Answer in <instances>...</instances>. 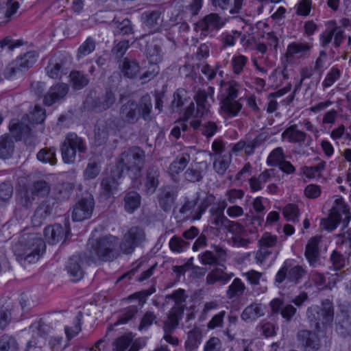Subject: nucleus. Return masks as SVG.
I'll return each mask as SVG.
<instances>
[{"label":"nucleus","mask_w":351,"mask_h":351,"mask_svg":"<svg viewBox=\"0 0 351 351\" xmlns=\"http://www.w3.org/2000/svg\"><path fill=\"white\" fill-rule=\"evenodd\" d=\"M145 160V152L142 148L138 146L128 148L121 153L114 167L117 169V175H122L127 171L132 179H136L140 176Z\"/></svg>","instance_id":"nucleus-2"},{"label":"nucleus","mask_w":351,"mask_h":351,"mask_svg":"<svg viewBox=\"0 0 351 351\" xmlns=\"http://www.w3.org/2000/svg\"><path fill=\"white\" fill-rule=\"evenodd\" d=\"M121 71L125 77L136 78L140 73V66L137 61L125 58L121 65Z\"/></svg>","instance_id":"nucleus-45"},{"label":"nucleus","mask_w":351,"mask_h":351,"mask_svg":"<svg viewBox=\"0 0 351 351\" xmlns=\"http://www.w3.org/2000/svg\"><path fill=\"white\" fill-rule=\"evenodd\" d=\"M141 21L147 28L156 32L160 29L163 19L160 10H147L141 14Z\"/></svg>","instance_id":"nucleus-30"},{"label":"nucleus","mask_w":351,"mask_h":351,"mask_svg":"<svg viewBox=\"0 0 351 351\" xmlns=\"http://www.w3.org/2000/svg\"><path fill=\"white\" fill-rule=\"evenodd\" d=\"M265 314L263 308L260 304H251L247 306L241 315V319L245 322H252Z\"/></svg>","instance_id":"nucleus-43"},{"label":"nucleus","mask_w":351,"mask_h":351,"mask_svg":"<svg viewBox=\"0 0 351 351\" xmlns=\"http://www.w3.org/2000/svg\"><path fill=\"white\" fill-rule=\"evenodd\" d=\"M189 242L184 241L182 238L173 236L169 241V245L173 252L180 253L189 247Z\"/></svg>","instance_id":"nucleus-61"},{"label":"nucleus","mask_w":351,"mask_h":351,"mask_svg":"<svg viewBox=\"0 0 351 351\" xmlns=\"http://www.w3.org/2000/svg\"><path fill=\"white\" fill-rule=\"evenodd\" d=\"M306 274L305 268L300 265H295L293 261L287 260L275 276L274 284L279 287L286 280L293 285L300 283Z\"/></svg>","instance_id":"nucleus-9"},{"label":"nucleus","mask_w":351,"mask_h":351,"mask_svg":"<svg viewBox=\"0 0 351 351\" xmlns=\"http://www.w3.org/2000/svg\"><path fill=\"white\" fill-rule=\"evenodd\" d=\"M190 126L193 130H199L202 135L208 138L213 137L219 130L214 121H206L202 123L200 120H191Z\"/></svg>","instance_id":"nucleus-39"},{"label":"nucleus","mask_w":351,"mask_h":351,"mask_svg":"<svg viewBox=\"0 0 351 351\" xmlns=\"http://www.w3.org/2000/svg\"><path fill=\"white\" fill-rule=\"evenodd\" d=\"M157 323V315L152 311H147L142 316L138 330L141 332L147 331L154 324Z\"/></svg>","instance_id":"nucleus-56"},{"label":"nucleus","mask_w":351,"mask_h":351,"mask_svg":"<svg viewBox=\"0 0 351 351\" xmlns=\"http://www.w3.org/2000/svg\"><path fill=\"white\" fill-rule=\"evenodd\" d=\"M56 203V199L50 197L38 206L32 219L34 226H40L51 215Z\"/></svg>","instance_id":"nucleus-26"},{"label":"nucleus","mask_w":351,"mask_h":351,"mask_svg":"<svg viewBox=\"0 0 351 351\" xmlns=\"http://www.w3.org/2000/svg\"><path fill=\"white\" fill-rule=\"evenodd\" d=\"M245 289V285L242 280L239 278H236L229 285L226 291V295L230 300L238 298L243 295Z\"/></svg>","instance_id":"nucleus-49"},{"label":"nucleus","mask_w":351,"mask_h":351,"mask_svg":"<svg viewBox=\"0 0 351 351\" xmlns=\"http://www.w3.org/2000/svg\"><path fill=\"white\" fill-rule=\"evenodd\" d=\"M227 315V312L222 310L215 314L210 321L207 323L206 327L208 330H215L217 328H222L224 326V319Z\"/></svg>","instance_id":"nucleus-63"},{"label":"nucleus","mask_w":351,"mask_h":351,"mask_svg":"<svg viewBox=\"0 0 351 351\" xmlns=\"http://www.w3.org/2000/svg\"><path fill=\"white\" fill-rule=\"evenodd\" d=\"M184 307L174 306L169 311L167 319L164 322L163 330L165 332H172L178 326L179 321L182 318Z\"/></svg>","instance_id":"nucleus-33"},{"label":"nucleus","mask_w":351,"mask_h":351,"mask_svg":"<svg viewBox=\"0 0 351 351\" xmlns=\"http://www.w3.org/2000/svg\"><path fill=\"white\" fill-rule=\"evenodd\" d=\"M185 181L188 182H198L203 178V172L200 167L195 164L189 167L184 173Z\"/></svg>","instance_id":"nucleus-54"},{"label":"nucleus","mask_w":351,"mask_h":351,"mask_svg":"<svg viewBox=\"0 0 351 351\" xmlns=\"http://www.w3.org/2000/svg\"><path fill=\"white\" fill-rule=\"evenodd\" d=\"M117 169L114 168L111 170L110 176L104 177L101 182V187L103 194L106 197L111 196L118 189L119 183L118 180L122 175H117Z\"/></svg>","instance_id":"nucleus-32"},{"label":"nucleus","mask_w":351,"mask_h":351,"mask_svg":"<svg viewBox=\"0 0 351 351\" xmlns=\"http://www.w3.org/2000/svg\"><path fill=\"white\" fill-rule=\"evenodd\" d=\"M115 101L114 93L110 90H107L101 97L91 99L90 101L87 99L86 102L88 104H90L93 110L101 112L109 109L115 103Z\"/></svg>","instance_id":"nucleus-27"},{"label":"nucleus","mask_w":351,"mask_h":351,"mask_svg":"<svg viewBox=\"0 0 351 351\" xmlns=\"http://www.w3.org/2000/svg\"><path fill=\"white\" fill-rule=\"evenodd\" d=\"M232 162V154L230 152L219 154L215 156L213 169L219 176H223L226 172Z\"/></svg>","instance_id":"nucleus-42"},{"label":"nucleus","mask_w":351,"mask_h":351,"mask_svg":"<svg viewBox=\"0 0 351 351\" xmlns=\"http://www.w3.org/2000/svg\"><path fill=\"white\" fill-rule=\"evenodd\" d=\"M259 249L256 253L255 259L258 264L263 263L269 257L275 259L279 252L277 249L278 237L269 232H265L258 241Z\"/></svg>","instance_id":"nucleus-13"},{"label":"nucleus","mask_w":351,"mask_h":351,"mask_svg":"<svg viewBox=\"0 0 351 351\" xmlns=\"http://www.w3.org/2000/svg\"><path fill=\"white\" fill-rule=\"evenodd\" d=\"M199 199V193H196L191 199H186L179 210L180 213L193 220L200 219L207 208L215 201V196L213 194L206 195L197 206Z\"/></svg>","instance_id":"nucleus-8"},{"label":"nucleus","mask_w":351,"mask_h":351,"mask_svg":"<svg viewBox=\"0 0 351 351\" xmlns=\"http://www.w3.org/2000/svg\"><path fill=\"white\" fill-rule=\"evenodd\" d=\"M220 109L224 114L229 117H234L242 109V104L237 99L223 98L220 102Z\"/></svg>","instance_id":"nucleus-40"},{"label":"nucleus","mask_w":351,"mask_h":351,"mask_svg":"<svg viewBox=\"0 0 351 351\" xmlns=\"http://www.w3.org/2000/svg\"><path fill=\"white\" fill-rule=\"evenodd\" d=\"M202 332L198 328H193L187 332V339L184 343L186 351H195L200 345Z\"/></svg>","instance_id":"nucleus-44"},{"label":"nucleus","mask_w":351,"mask_h":351,"mask_svg":"<svg viewBox=\"0 0 351 351\" xmlns=\"http://www.w3.org/2000/svg\"><path fill=\"white\" fill-rule=\"evenodd\" d=\"M197 27L204 32L219 29L223 26L220 16L216 13H211L205 16L197 24Z\"/></svg>","instance_id":"nucleus-37"},{"label":"nucleus","mask_w":351,"mask_h":351,"mask_svg":"<svg viewBox=\"0 0 351 351\" xmlns=\"http://www.w3.org/2000/svg\"><path fill=\"white\" fill-rule=\"evenodd\" d=\"M269 306L272 313H280L287 322H290L297 313V308L295 306L291 304H285L283 300L280 298L273 299L270 302Z\"/></svg>","instance_id":"nucleus-24"},{"label":"nucleus","mask_w":351,"mask_h":351,"mask_svg":"<svg viewBox=\"0 0 351 351\" xmlns=\"http://www.w3.org/2000/svg\"><path fill=\"white\" fill-rule=\"evenodd\" d=\"M155 291L154 288H151L129 295L126 300L130 302L137 300L138 304L128 306L114 323V326L126 324L133 319L146 303L147 298L154 293Z\"/></svg>","instance_id":"nucleus-11"},{"label":"nucleus","mask_w":351,"mask_h":351,"mask_svg":"<svg viewBox=\"0 0 351 351\" xmlns=\"http://www.w3.org/2000/svg\"><path fill=\"white\" fill-rule=\"evenodd\" d=\"M199 259L203 265L221 266L226 269V267L222 263L226 261V252L222 248L216 247L214 252L206 250L199 255Z\"/></svg>","instance_id":"nucleus-23"},{"label":"nucleus","mask_w":351,"mask_h":351,"mask_svg":"<svg viewBox=\"0 0 351 351\" xmlns=\"http://www.w3.org/2000/svg\"><path fill=\"white\" fill-rule=\"evenodd\" d=\"M351 220L349 206L340 195H335L331 200L330 208L327 218L322 219L320 226L328 232L335 230L342 223V230L346 228Z\"/></svg>","instance_id":"nucleus-3"},{"label":"nucleus","mask_w":351,"mask_h":351,"mask_svg":"<svg viewBox=\"0 0 351 351\" xmlns=\"http://www.w3.org/2000/svg\"><path fill=\"white\" fill-rule=\"evenodd\" d=\"M320 239L317 237L311 238L306 245L304 255L309 265L316 267L319 264V243Z\"/></svg>","instance_id":"nucleus-35"},{"label":"nucleus","mask_w":351,"mask_h":351,"mask_svg":"<svg viewBox=\"0 0 351 351\" xmlns=\"http://www.w3.org/2000/svg\"><path fill=\"white\" fill-rule=\"evenodd\" d=\"M56 152L54 147L42 149L37 154V159L43 163L55 165L57 162Z\"/></svg>","instance_id":"nucleus-57"},{"label":"nucleus","mask_w":351,"mask_h":351,"mask_svg":"<svg viewBox=\"0 0 351 351\" xmlns=\"http://www.w3.org/2000/svg\"><path fill=\"white\" fill-rule=\"evenodd\" d=\"M306 316L311 328L323 331L330 326L334 319V307L332 302L326 299L322 306L312 305L307 308Z\"/></svg>","instance_id":"nucleus-6"},{"label":"nucleus","mask_w":351,"mask_h":351,"mask_svg":"<svg viewBox=\"0 0 351 351\" xmlns=\"http://www.w3.org/2000/svg\"><path fill=\"white\" fill-rule=\"evenodd\" d=\"M247 61L248 58L242 54L234 56L230 61L233 73L235 75L241 74L246 66Z\"/></svg>","instance_id":"nucleus-58"},{"label":"nucleus","mask_w":351,"mask_h":351,"mask_svg":"<svg viewBox=\"0 0 351 351\" xmlns=\"http://www.w3.org/2000/svg\"><path fill=\"white\" fill-rule=\"evenodd\" d=\"M311 49V46L306 43L293 42L290 43L286 51L287 58L300 57L305 55Z\"/></svg>","instance_id":"nucleus-46"},{"label":"nucleus","mask_w":351,"mask_h":351,"mask_svg":"<svg viewBox=\"0 0 351 351\" xmlns=\"http://www.w3.org/2000/svg\"><path fill=\"white\" fill-rule=\"evenodd\" d=\"M45 241L34 234L22 236L14 247L16 255L29 263L36 262L45 250Z\"/></svg>","instance_id":"nucleus-5"},{"label":"nucleus","mask_w":351,"mask_h":351,"mask_svg":"<svg viewBox=\"0 0 351 351\" xmlns=\"http://www.w3.org/2000/svg\"><path fill=\"white\" fill-rule=\"evenodd\" d=\"M285 158L284 149L278 147L274 149L267 158V164L271 167H277Z\"/></svg>","instance_id":"nucleus-59"},{"label":"nucleus","mask_w":351,"mask_h":351,"mask_svg":"<svg viewBox=\"0 0 351 351\" xmlns=\"http://www.w3.org/2000/svg\"><path fill=\"white\" fill-rule=\"evenodd\" d=\"M229 232L232 234L233 246L247 247L251 243L247 229L237 221H234L229 227Z\"/></svg>","instance_id":"nucleus-21"},{"label":"nucleus","mask_w":351,"mask_h":351,"mask_svg":"<svg viewBox=\"0 0 351 351\" xmlns=\"http://www.w3.org/2000/svg\"><path fill=\"white\" fill-rule=\"evenodd\" d=\"M214 88L209 86L206 90H198L194 98L197 106L205 111L210 114V106L214 102Z\"/></svg>","instance_id":"nucleus-31"},{"label":"nucleus","mask_w":351,"mask_h":351,"mask_svg":"<svg viewBox=\"0 0 351 351\" xmlns=\"http://www.w3.org/2000/svg\"><path fill=\"white\" fill-rule=\"evenodd\" d=\"M14 151V142L9 136L0 138V157L8 158L11 156Z\"/></svg>","instance_id":"nucleus-60"},{"label":"nucleus","mask_w":351,"mask_h":351,"mask_svg":"<svg viewBox=\"0 0 351 351\" xmlns=\"http://www.w3.org/2000/svg\"><path fill=\"white\" fill-rule=\"evenodd\" d=\"M83 318V314L82 312H78L73 321V326H65L64 331L68 340H71L82 330V320Z\"/></svg>","instance_id":"nucleus-55"},{"label":"nucleus","mask_w":351,"mask_h":351,"mask_svg":"<svg viewBox=\"0 0 351 351\" xmlns=\"http://www.w3.org/2000/svg\"><path fill=\"white\" fill-rule=\"evenodd\" d=\"M152 110L151 97L146 95L141 97L138 102L130 99L123 104L119 108V118L123 123L133 125L137 123L140 118L144 121H149Z\"/></svg>","instance_id":"nucleus-1"},{"label":"nucleus","mask_w":351,"mask_h":351,"mask_svg":"<svg viewBox=\"0 0 351 351\" xmlns=\"http://www.w3.org/2000/svg\"><path fill=\"white\" fill-rule=\"evenodd\" d=\"M70 82L75 90H81L89 83L88 76L82 71H72L69 74Z\"/></svg>","instance_id":"nucleus-48"},{"label":"nucleus","mask_w":351,"mask_h":351,"mask_svg":"<svg viewBox=\"0 0 351 351\" xmlns=\"http://www.w3.org/2000/svg\"><path fill=\"white\" fill-rule=\"evenodd\" d=\"M50 186L48 182L45 180H38L23 193L22 196V204L25 207H29L32 204L35 197H45L49 193Z\"/></svg>","instance_id":"nucleus-18"},{"label":"nucleus","mask_w":351,"mask_h":351,"mask_svg":"<svg viewBox=\"0 0 351 351\" xmlns=\"http://www.w3.org/2000/svg\"><path fill=\"white\" fill-rule=\"evenodd\" d=\"M162 51L161 47L158 44L149 45L146 49V58L149 64H156L160 62L162 60Z\"/></svg>","instance_id":"nucleus-53"},{"label":"nucleus","mask_w":351,"mask_h":351,"mask_svg":"<svg viewBox=\"0 0 351 351\" xmlns=\"http://www.w3.org/2000/svg\"><path fill=\"white\" fill-rule=\"evenodd\" d=\"M226 200L220 199L217 202H213L209 207V222L217 229H221L223 227H229L234 221H230L224 215V210L227 208Z\"/></svg>","instance_id":"nucleus-16"},{"label":"nucleus","mask_w":351,"mask_h":351,"mask_svg":"<svg viewBox=\"0 0 351 351\" xmlns=\"http://www.w3.org/2000/svg\"><path fill=\"white\" fill-rule=\"evenodd\" d=\"M92 261L86 253H76L69 257L65 269L73 282L81 280L85 274V269Z\"/></svg>","instance_id":"nucleus-12"},{"label":"nucleus","mask_w":351,"mask_h":351,"mask_svg":"<svg viewBox=\"0 0 351 351\" xmlns=\"http://www.w3.org/2000/svg\"><path fill=\"white\" fill-rule=\"evenodd\" d=\"M282 137L287 138L291 143L298 144L299 149L295 152L299 154H304V149L310 147L313 143L312 137L304 132L300 130L296 124L287 128L282 132Z\"/></svg>","instance_id":"nucleus-15"},{"label":"nucleus","mask_w":351,"mask_h":351,"mask_svg":"<svg viewBox=\"0 0 351 351\" xmlns=\"http://www.w3.org/2000/svg\"><path fill=\"white\" fill-rule=\"evenodd\" d=\"M87 149L85 139L74 132H69L60 145L62 158L66 164L80 161Z\"/></svg>","instance_id":"nucleus-7"},{"label":"nucleus","mask_w":351,"mask_h":351,"mask_svg":"<svg viewBox=\"0 0 351 351\" xmlns=\"http://www.w3.org/2000/svg\"><path fill=\"white\" fill-rule=\"evenodd\" d=\"M239 37H241V41H243L245 39V36L242 35L241 32L234 30L231 33H223L221 40L224 46L232 47L235 45L237 38Z\"/></svg>","instance_id":"nucleus-64"},{"label":"nucleus","mask_w":351,"mask_h":351,"mask_svg":"<svg viewBox=\"0 0 351 351\" xmlns=\"http://www.w3.org/2000/svg\"><path fill=\"white\" fill-rule=\"evenodd\" d=\"M47 75L52 79H61L62 77L67 73L66 69L61 62L56 60H50L46 67Z\"/></svg>","instance_id":"nucleus-47"},{"label":"nucleus","mask_w":351,"mask_h":351,"mask_svg":"<svg viewBox=\"0 0 351 351\" xmlns=\"http://www.w3.org/2000/svg\"><path fill=\"white\" fill-rule=\"evenodd\" d=\"M160 172L157 166L149 167L142 178L143 191L147 195H153L160 184Z\"/></svg>","instance_id":"nucleus-19"},{"label":"nucleus","mask_w":351,"mask_h":351,"mask_svg":"<svg viewBox=\"0 0 351 351\" xmlns=\"http://www.w3.org/2000/svg\"><path fill=\"white\" fill-rule=\"evenodd\" d=\"M319 162L313 166H306L303 168L304 174L308 178L318 179L322 176V172L325 170L326 162L316 158Z\"/></svg>","instance_id":"nucleus-51"},{"label":"nucleus","mask_w":351,"mask_h":351,"mask_svg":"<svg viewBox=\"0 0 351 351\" xmlns=\"http://www.w3.org/2000/svg\"><path fill=\"white\" fill-rule=\"evenodd\" d=\"M297 339L305 351H316L320 346V339L318 336L308 330H300L297 334Z\"/></svg>","instance_id":"nucleus-28"},{"label":"nucleus","mask_w":351,"mask_h":351,"mask_svg":"<svg viewBox=\"0 0 351 351\" xmlns=\"http://www.w3.org/2000/svg\"><path fill=\"white\" fill-rule=\"evenodd\" d=\"M95 202L92 194L86 193L77 202L73 208V220L82 221L90 217L93 213Z\"/></svg>","instance_id":"nucleus-17"},{"label":"nucleus","mask_w":351,"mask_h":351,"mask_svg":"<svg viewBox=\"0 0 351 351\" xmlns=\"http://www.w3.org/2000/svg\"><path fill=\"white\" fill-rule=\"evenodd\" d=\"M209 113L202 110L197 106H195L194 103L191 102L186 108L184 114V120L189 121L190 123L191 120H199V118L208 117Z\"/></svg>","instance_id":"nucleus-52"},{"label":"nucleus","mask_w":351,"mask_h":351,"mask_svg":"<svg viewBox=\"0 0 351 351\" xmlns=\"http://www.w3.org/2000/svg\"><path fill=\"white\" fill-rule=\"evenodd\" d=\"M69 233L70 230L66 227L64 228L60 223L48 226L44 230L45 240L49 245L56 244L64 238L67 237Z\"/></svg>","instance_id":"nucleus-25"},{"label":"nucleus","mask_w":351,"mask_h":351,"mask_svg":"<svg viewBox=\"0 0 351 351\" xmlns=\"http://www.w3.org/2000/svg\"><path fill=\"white\" fill-rule=\"evenodd\" d=\"M224 267L217 266L212 269L207 275L206 280L207 285H214L216 282H221L222 285L227 284L234 276L233 273L228 274L225 272Z\"/></svg>","instance_id":"nucleus-36"},{"label":"nucleus","mask_w":351,"mask_h":351,"mask_svg":"<svg viewBox=\"0 0 351 351\" xmlns=\"http://www.w3.org/2000/svg\"><path fill=\"white\" fill-rule=\"evenodd\" d=\"M178 193L176 189L171 186H162L157 195V199L160 208L166 212H169L177 199Z\"/></svg>","instance_id":"nucleus-20"},{"label":"nucleus","mask_w":351,"mask_h":351,"mask_svg":"<svg viewBox=\"0 0 351 351\" xmlns=\"http://www.w3.org/2000/svg\"><path fill=\"white\" fill-rule=\"evenodd\" d=\"M15 311L12 300L3 297L0 299V328L4 329L11 322Z\"/></svg>","instance_id":"nucleus-29"},{"label":"nucleus","mask_w":351,"mask_h":351,"mask_svg":"<svg viewBox=\"0 0 351 351\" xmlns=\"http://www.w3.org/2000/svg\"><path fill=\"white\" fill-rule=\"evenodd\" d=\"M190 98L188 92L184 88H178L173 94V99L171 101L172 108H179L185 104Z\"/></svg>","instance_id":"nucleus-62"},{"label":"nucleus","mask_w":351,"mask_h":351,"mask_svg":"<svg viewBox=\"0 0 351 351\" xmlns=\"http://www.w3.org/2000/svg\"><path fill=\"white\" fill-rule=\"evenodd\" d=\"M116 118L109 119L106 125L98 123L95 130V143L97 146H101L106 143L108 139V128L114 129L112 125L114 123Z\"/></svg>","instance_id":"nucleus-38"},{"label":"nucleus","mask_w":351,"mask_h":351,"mask_svg":"<svg viewBox=\"0 0 351 351\" xmlns=\"http://www.w3.org/2000/svg\"><path fill=\"white\" fill-rule=\"evenodd\" d=\"M145 230L140 226H132L125 234L120 244V249L123 254H132L136 247L141 246L145 241Z\"/></svg>","instance_id":"nucleus-14"},{"label":"nucleus","mask_w":351,"mask_h":351,"mask_svg":"<svg viewBox=\"0 0 351 351\" xmlns=\"http://www.w3.org/2000/svg\"><path fill=\"white\" fill-rule=\"evenodd\" d=\"M69 90V86L67 84L57 83L51 86L44 95L43 102L46 106H51L62 100L68 94Z\"/></svg>","instance_id":"nucleus-22"},{"label":"nucleus","mask_w":351,"mask_h":351,"mask_svg":"<svg viewBox=\"0 0 351 351\" xmlns=\"http://www.w3.org/2000/svg\"><path fill=\"white\" fill-rule=\"evenodd\" d=\"M118 239L112 235H106L94 240L89 239L88 247L92 262L112 261L117 256Z\"/></svg>","instance_id":"nucleus-4"},{"label":"nucleus","mask_w":351,"mask_h":351,"mask_svg":"<svg viewBox=\"0 0 351 351\" xmlns=\"http://www.w3.org/2000/svg\"><path fill=\"white\" fill-rule=\"evenodd\" d=\"M114 36H125L134 34L132 23L128 19L114 17L109 24Z\"/></svg>","instance_id":"nucleus-34"},{"label":"nucleus","mask_w":351,"mask_h":351,"mask_svg":"<svg viewBox=\"0 0 351 351\" xmlns=\"http://www.w3.org/2000/svg\"><path fill=\"white\" fill-rule=\"evenodd\" d=\"M38 53L34 51H28L19 56L5 69L3 75L6 79H12L21 75L37 61Z\"/></svg>","instance_id":"nucleus-10"},{"label":"nucleus","mask_w":351,"mask_h":351,"mask_svg":"<svg viewBox=\"0 0 351 351\" xmlns=\"http://www.w3.org/2000/svg\"><path fill=\"white\" fill-rule=\"evenodd\" d=\"M141 197L139 193L134 191H130L125 193L123 197L125 210L129 213H133L141 205Z\"/></svg>","instance_id":"nucleus-41"},{"label":"nucleus","mask_w":351,"mask_h":351,"mask_svg":"<svg viewBox=\"0 0 351 351\" xmlns=\"http://www.w3.org/2000/svg\"><path fill=\"white\" fill-rule=\"evenodd\" d=\"M190 160L191 157L188 154L182 153L178 155L169 166L170 173L171 174H178L185 169Z\"/></svg>","instance_id":"nucleus-50"}]
</instances>
